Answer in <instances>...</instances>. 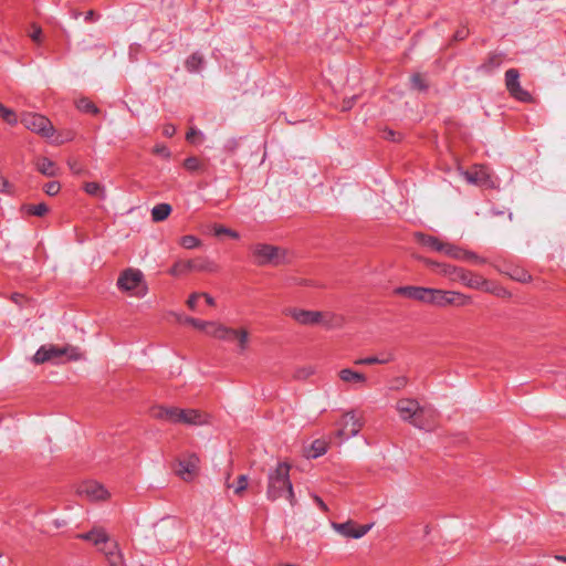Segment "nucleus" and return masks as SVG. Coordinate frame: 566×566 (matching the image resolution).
Here are the masks:
<instances>
[{
  "label": "nucleus",
  "instance_id": "dca6fc26",
  "mask_svg": "<svg viewBox=\"0 0 566 566\" xmlns=\"http://www.w3.org/2000/svg\"><path fill=\"white\" fill-rule=\"evenodd\" d=\"M153 418L158 420H167L174 423H181L185 416V409L176 407L155 406L150 409Z\"/></svg>",
  "mask_w": 566,
  "mask_h": 566
},
{
  "label": "nucleus",
  "instance_id": "9d476101",
  "mask_svg": "<svg viewBox=\"0 0 566 566\" xmlns=\"http://www.w3.org/2000/svg\"><path fill=\"white\" fill-rule=\"evenodd\" d=\"M339 426L340 428L336 432V436L339 439H343L346 436L356 437L364 426V419L363 417H357L353 410L347 411L343 415Z\"/></svg>",
  "mask_w": 566,
  "mask_h": 566
},
{
  "label": "nucleus",
  "instance_id": "37998d69",
  "mask_svg": "<svg viewBox=\"0 0 566 566\" xmlns=\"http://www.w3.org/2000/svg\"><path fill=\"white\" fill-rule=\"evenodd\" d=\"M13 191V186L10 181L0 174V192L11 195Z\"/></svg>",
  "mask_w": 566,
  "mask_h": 566
},
{
  "label": "nucleus",
  "instance_id": "6e6d98bb",
  "mask_svg": "<svg viewBox=\"0 0 566 566\" xmlns=\"http://www.w3.org/2000/svg\"><path fill=\"white\" fill-rule=\"evenodd\" d=\"M312 374H313L312 368H302V369L297 370L295 377L301 379V378H306Z\"/></svg>",
  "mask_w": 566,
  "mask_h": 566
},
{
  "label": "nucleus",
  "instance_id": "052dcab7",
  "mask_svg": "<svg viewBox=\"0 0 566 566\" xmlns=\"http://www.w3.org/2000/svg\"><path fill=\"white\" fill-rule=\"evenodd\" d=\"M313 499L323 511L326 512L328 510L327 505L323 502V500L319 496L314 495Z\"/></svg>",
  "mask_w": 566,
  "mask_h": 566
},
{
  "label": "nucleus",
  "instance_id": "7c9ffc66",
  "mask_svg": "<svg viewBox=\"0 0 566 566\" xmlns=\"http://www.w3.org/2000/svg\"><path fill=\"white\" fill-rule=\"evenodd\" d=\"M441 253L455 260H463V253H465V250L452 243L446 242Z\"/></svg>",
  "mask_w": 566,
  "mask_h": 566
},
{
  "label": "nucleus",
  "instance_id": "a211bd4d",
  "mask_svg": "<svg viewBox=\"0 0 566 566\" xmlns=\"http://www.w3.org/2000/svg\"><path fill=\"white\" fill-rule=\"evenodd\" d=\"M78 538L92 542L95 546L108 545L116 541L111 539L109 535L103 527L95 526L90 532L77 535Z\"/></svg>",
  "mask_w": 566,
  "mask_h": 566
},
{
  "label": "nucleus",
  "instance_id": "13d9d810",
  "mask_svg": "<svg viewBox=\"0 0 566 566\" xmlns=\"http://www.w3.org/2000/svg\"><path fill=\"white\" fill-rule=\"evenodd\" d=\"M356 97L345 99L343 102L342 111H348L353 107Z\"/></svg>",
  "mask_w": 566,
  "mask_h": 566
},
{
  "label": "nucleus",
  "instance_id": "680f3d73",
  "mask_svg": "<svg viewBox=\"0 0 566 566\" xmlns=\"http://www.w3.org/2000/svg\"><path fill=\"white\" fill-rule=\"evenodd\" d=\"M385 134H386V135H385V138H387V139H391V140H396V133H395V132H392V130H387V132H385Z\"/></svg>",
  "mask_w": 566,
  "mask_h": 566
},
{
  "label": "nucleus",
  "instance_id": "de8ad7c7",
  "mask_svg": "<svg viewBox=\"0 0 566 566\" xmlns=\"http://www.w3.org/2000/svg\"><path fill=\"white\" fill-rule=\"evenodd\" d=\"M153 153L156 154V155H160V156H164L166 158H169L170 157V151L168 150V148L163 145V144H157L154 149H153Z\"/></svg>",
  "mask_w": 566,
  "mask_h": 566
},
{
  "label": "nucleus",
  "instance_id": "c85d7f7f",
  "mask_svg": "<svg viewBox=\"0 0 566 566\" xmlns=\"http://www.w3.org/2000/svg\"><path fill=\"white\" fill-rule=\"evenodd\" d=\"M83 188L84 191L92 197H96L101 200H104L106 198L105 187L98 182H85Z\"/></svg>",
  "mask_w": 566,
  "mask_h": 566
},
{
  "label": "nucleus",
  "instance_id": "bf43d9fd",
  "mask_svg": "<svg viewBox=\"0 0 566 566\" xmlns=\"http://www.w3.org/2000/svg\"><path fill=\"white\" fill-rule=\"evenodd\" d=\"M201 297H203L206 300L208 305H210V306H214L216 305V301H214V298L210 294L201 293Z\"/></svg>",
  "mask_w": 566,
  "mask_h": 566
},
{
  "label": "nucleus",
  "instance_id": "aec40b11",
  "mask_svg": "<svg viewBox=\"0 0 566 566\" xmlns=\"http://www.w3.org/2000/svg\"><path fill=\"white\" fill-rule=\"evenodd\" d=\"M338 377L343 382L348 384L354 388H360L367 382V377L365 374L353 370L350 368L340 369L338 371Z\"/></svg>",
  "mask_w": 566,
  "mask_h": 566
},
{
  "label": "nucleus",
  "instance_id": "a19ab883",
  "mask_svg": "<svg viewBox=\"0 0 566 566\" xmlns=\"http://www.w3.org/2000/svg\"><path fill=\"white\" fill-rule=\"evenodd\" d=\"M408 385V378L406 376H398L391 380L390 389L398 391L403 389Z\"/></svg>",
  "mask_w": 566,
  "mask_h": 566
},
{
  "label": "nucleus",
  "instance_id": "2eb2a0df",
  "mask_svg": "<svg viewBox=\"0 0 566 566\" xmlns=\"http://www.w3.org/2000/svg\"><path fill=\"white\" fill-rule=\"evenodd\" d=\"M332 527L334 531H336L338 534L345 537L358 539L361 538L365 534H367V532L371 530L373 524L357 526L355 522L347 521L345 523H333Z\"/></svg>",
  "mask_w": 566,
  "mask_h": 566
},
{
  "label": "nucleus",
  "instance_id": "bb28decb",
  "mask_svg": "<svg viewBox=\"0 0 566 566\" xmlns=\"http://www.w3.org/2000/svg\"><path fill=\"white\" fill-rule=\"evenodd\" d=\"M462 283L471 289L488 290V281L483 276L469 271L467 272L465 280H463Z\"/></svg>",
  "mask_w": 566,
  "mask_h": 566
},
{
  "label": "nucleus",
  "instance_id": "412c9836",
  "mask_svg": "<svg viewBox=\"0 0 566 566\" xmlns=\"http://www.w3.org/2000/svg\"><path fill=\"white\" fill-rule=\"evenodd\" d=\"M467 270L451 264L439 265V273L453 282H463L465 280Z\"/></svg>",
  "mask_w": 566,
  "mask_h": 566
},
{
  "label": "nucleus",
  "instance_id": "9b49d317",
  "mask_svg": "<svg viewBox=\"0 0 566 566\" xmlns=\"http://www.w3.org/2000/svg\"><path fill=\"white\" fill-rule=\"evenodd\" d=\"M505 85L510 94L521 102H532V95L525 91L520 84V74L515 69L505 72Z\"/></svg>",
  "mask_w": 566,
  "mask_h": 566
},
{
  "label": "nucleus",
  "instance_id": "f3484780",
  "mask_svg": "<svg viewBox=\"0 0 566 566\" xmlns=\"http://www.w3.org/2000/svg\"><path fill=\"white\" fill-rule=\"evenodd\" d=\"M469 184L476 186H491L490 175L484 166L475 165L470 170L461 171Z\"/></svg>",
  "mask_w": 566,
  "mask_h": 566
},
{
  "label": "nucleus",
  "instance_id": "c03bdc74",
  "mask_svg": "<svg viewBox=\"0 0 566 566\" xmlns=\"http://www.w3.org/2000/svg\"><path fill=\"white\" fill-rule=\"evenodd\" d=\"M214 233H216L217 235H220V234H227V235H229V237H231V238H233V239H238V238H239V233H238V232H235V231H233V230H231V229H228V228H226V227H222V226H218V227H216V228H214Z\"/></svg>",
  "mask_w": 566,
  "mask_h": 566
},
{
  "label": "nucleus",
  "instance_id": "ddd939ff",
  "mask_svg": "<svg viewBox=\"0 0 566 566\" xmlns=\"http://www.w3.org/2000/svg\"><path fill=\"white\" fill-rule=\"evenodd\" d=\"M80 496H85L90 501H105L109 497V492L98 482L86 481L81 483L76 490Z\"/></svg>",
  "mask_w": 566,
  "mask_h": 566
},
{
  "label": "nucleus",
  "instance_id": "4c0bfd02",
  "mask_svg": "<svg viewBox=\"0 0 566 566\" xmlns=\"http://www.w3.org/2000/svg\"><path fill=\"white\" fill-rule=\"evenodd\" d=\"M180 244L185 249H195L200 245V240L195 235H185L181 238Z\"/></svg>",
  "mask_w": 566,
  "mask_h": 566
},
{
  "label": "nucleus",
  "instance_id": "f03ea898",
  "mask_svg": "<svg viewBox=\"0 0 566 566\" xmlns=\"http://www.w3.org/2000/svg\"><path fill=\"white\" fill-rule=\"evenodd\" d=\"M84 355L77 346L66 344L57 346L54 344L42 345L32 357V361L36 365L44 363H65L77 361L83 359Z\"/></svg>",
  "mask_w": 566,
  "mask_h": 566
},
{
  "label": "nucleus",
  "instance_id": "09e8293b",
  "mask_svg": "<svg viewBox=\"0 0 566 566\" xmlns=\"http://www.w3.org/2000/svg\"><path fill=\"white\" fill-rule=\"evenodd\" d=\"M463 260H468V261H472L474 263H484L485 260L483 258H480L479 255H476L474 252H471V251H465V253H463Z\"/></svg>",
  "mask_w": 566,
  "mask_h": 566
},
{
  "label": "nucleus",
  "instance_id": "49530a36",
  "mask_svg": "<svg viewBox=\"0 0 566 566\" xmlns=\"http://www.w3.org/2000/svg\"><path fill=\"white\" fill-rule=\"evenodd\" d=\"M32 31L29 33V36L34 41V42H40L41 41V35H42V29L36 25V24H32Z\"/></svg>",
  "mask_w": 566,
  "mask_h": 566
},
{
  "label": "nucleus",
  "instance_id": "f257e3e1",
  "mask_svg": "<svg viewBox=\"0 0 566 566\" xmlns=\"http://www.w3.org/2000/svg\"><path fill=\"white\" fill-rule=\"evenodd\" d=\"M291 465L287 462H280L275 469L271 470L268 474L266 497L270 501H275L286 492V499L291 505H295L296 500L293 491V485L290 480Z\"/></svg>",
  "mask_w": 566,
  "mask_h": 566
},
{
  "label": "nucleus",
  "instance_id": "e2e57ef3",
  "mask_svg": "<svg viewBox=\"0 0 566 566\" xmlns=\"http://www.w3.org/2000/svg\"><path fill=\"white\" fill-rule=\"evenodd\" d=\"M69 164H70L71 169L74 170V172H76V174L81 172V169L76 168L75 164H72V163H69Z\"/></svg>",
  "mask_w": 566,
  "mask_h": 566
},
{
  "label": "nucleus",
  "instance_id": "c9c22d12",
  "mask_svg": "<svg viewBox=\"0 0 566 566\" xmlns=\"http://www.w3.org/2000/svg\"><path fill=\"white\" fill-rule=\"evenodd\" d=\"M0 116L8 124H15L18 122V118H17L14 112L10 108H7L1 103H0Z\"/></svg>",
  "mask_w": 566,
  "mask_h": 566
},
{
  "label": "nucleus",
  "instance_id": "e433bc0d",
  "mask_svg": "<svg viewBox=\"0 0 566 566\" xmlns=\"http://www.w3.org/2000/svg\"><path fill=\"white\" fill-rule=\"evenodd\" d=\"M249 478L245 474H241L238 476L237 484L234 486V493L237 495H242L244 491L248 489Z\"/></svg>",
  "mask_w": 566,
  "mask_h": 566
},
{
  "label": "nucleus",
  "instance_id": "864d4df0",
  "mask_svg": "<svg viewBox=\"0 0 566 566\" xmlns=\"http://www.w3.org/2000/svg\"><path fill=\"white\" fill-rule=\"evenodd\" d=\"M201 133L196 128H190L186 135V139L190 143H195V138L199 136Z\"/></svg>",
  "mask_w": 566,
  "mask_h": 566
},
{
  "label": "nucleus",
  "instance_id": "b1692460",
  "mask_svg": "<svg viewBox=\"0 0 566 566\" xmlns=\"http://www.w3.org/2000/svg\"><path fill=\"white\" fill-rule=\"evenodd\" d=\"M209 336L220 340H227L229 338L230 327L216 321H210L208 328L205 331Z\"/></svg>",
  "mask_w": 566,
  "mask_h": 566
},
{
  "label": "nucleus",
  "instance_id": "4d7b16f0",
  "mask_svg": "<svg viewBox=\"0 0 566 566\" xmlns=\"http://www.w3.org/2000/svg\"><path fill=\"white\" fill-rule=\"evenodd\" d=\"M176 133V127L174 125H166L163 129V134L166 136V137H171L174 136Z\"/></svg>",
  "mask_w": 566,
  "mask_h": 566
},
{
  "label": "nucleus",
  "instance_id": "c756f323",
  "mask_svg": "<svg viewBox=\"0 0 566 566\" xmlns=\"http://www.w3.org/2000/svg\"><path fill=\"white\" fill-rule=\"evenodd\" d=\"M327 451V443L324 440L317 439L312 442L310 449L306 451L307 458H318Z\"/></svg>",
  "mask_w": 566,
  "mask_h": 566
},
{
  "label": "nucleus",
  "instance_id": "6ab92c4d",
  "mask_svg": "<svg viewBox=\"0 0 566 566\" xmlns=\"http://www.w3.org/2000/svg\"><path fill=\"white\" fill-rule=\"evenodd\" d=\"M251 335L247 327H230L229 338L227 340H233L237 344L238 352L244 353L249 348Z\"/></svg>",
  "mask_w": 566,
  "mask_h": 566
},
{
  "label": "nucleus",
  "instance_id": "4be33fe9",
  "mask_svg": "<svg viewBox=\"0 0 566 566\" xmlns=\"http://www.w3.org/2000/svg\"><path fill=\"white\" fill-rule=\"evenodd\" d=\"M209 422V416L196 410V409H185V416L182 417V422L185 424L191 426H202Z\"/></svg>",
  "mask_w": 566,
  "mask_h": 566
},
{
  "label": "nucleus",
  "instance_id": "603ef678",
  "mask_svg": "<svg viewBox=\"0 0 566 566\" xmlns=\"http://www.w3.org/2000/svg\"><path fill=\"white\" fill-rule=\"evenodd\" d=\"M418 260L422 261L426 265H428L432 269H437L438 272H439V265H444V263H438L430 259L418 258Z\"/></svg>",
  "mask_w": 566,
  "mask_h": 566
},
{
  "label": "nucleus",
  "instance_id": "72a5a7b5",
  "mask_svg": "<svg viewBox=\"0 0 566 566\" xmlns=\"http://www.w3.org/2000/svg\"><path fill=\"white\" fill-rule=\"evenodd\" d=\"M76 107L82 112L98 114L99 109L95 104L86 97H81L76 101Z\"/></svg>",
  "mask_w": 566,
  "mask_h": 566
},
{
  "label": "nucleus",
  "instance_id": "a18cd8bd",
  "mask_svg": "<svg viewBox=\"0 0 566 566\" xmlns=\"http://www.w3.org/2000/svg\"><path fill=\"white\" fill-rule=\"evenodd\" d=\"M184 166L189 170H197L200 167V163L196 157H189L185 160Z\"/></svg>",
  "mask_w": 566,
  "mask_h": 566
},
{
  "label": "nucleus",
  "instance_id": "2f4dec72",
  "mask_svg": "<svg viewBox=\"0 0 566 566\" xmlns=\"http://www.w3.org/2000/svg\"><path fill=\"white\" fill-rule=\"evenodd\" d=\"M507 274L511 276V279L522 283H526L532 280L531 274L526 270L518 266L512 268Z\"/></svg>",
  "mask_w": 566,
  "mask_h": 566
},
{
  "label": "nucleus",
  "instance_id": "473e14b6",
  "mask_svg": "<svg viewBox=\"0 0 566 566\" xmlns=\"http://www.w3.org/2000/svg\"><path fill=\"white\" fill-rule=\"evenodd\" d=\"M22 209L32 216L43 217L48 213L49 207L45 203H39V205H25L22 207Z\"/></svg>",
  "mask_w": 566,
  "mask_h": 566
},
{
  "label": "nucleus",
  "instance_id": "f8f14e48",
  "mask_svg": "<svg viewBox=\"0 0 566 566\" xmlns=\"http://www.w3.org/2000/svg\"><path fill=\"white\" fill-rule=\"evenodd\" d=\"M285 314L303 325L323 324L325 326H332L329 322L324 321V314L322 312L289 308L285 311Z\"/></svg>",
  "mask_w": 566,
  "mask_h": 566
},
{
  "label": "nucleus",
  "instance_id": "338daca9",
  "mask_svg": "<svg viewBox=\"0 0 566 566\" xmlns=\"http://www.w3.org/2000/svg\"><path fill=\"white\" fill-rule=\"evenodd\" d=\"M490 63H495V65L500 64V60H497L495 56L490 60Z\"/></svg>",
  "mask_w": 566,
  "mask_h": 566
},
{
  "label": "nucleus",
  "instance_id": "8fccbe9b",
  "mask_svg": "<svg viewBox=\"0 0 566 566\" xmlns=\"http://www.w3.org/2000/svg\"><path fill=\"white\" fill-rule=\"evenodd\" d=\"M199 297H201V293H199V292H195V293L190 294V296L187 301V306L190 310H195Z\"/></svg>",
  "mask_w": 566,
  "mask_h": 566
},
{
  "label": "nucleus",
  "instance_id": "774afa93",
  "mask_svg": "<svg viewBox=\"0 0 566 566\" xmlns=\"http://www.w3.org/2000/svg\"><path fill=\"white\" fill-rule=\"evenodd\" d=\"M556 558L559 559V560L566 562V557L565 556H557Z\"/></svg>",
  "mask_w": 566,
  "mask_h": 566
},
{
  "label": "nucleus",
  "instance_id": "5fc2aeb1",
  "mask_svg": "<svg viewBox=\"0 0 566 566\" xmlns=\"http://www.w3.org/2000/svg\"><path fill=\"white\" fill-rule=\"evenodd\" d=\"M468 34H469V30L467 28H462L455 32L454 40L461 41V40L465 39L468 36Z\"/></svg>",
  "mask_w": 566,
  "mask_h": 566
},
{
  "label": "nucleus",
  "instance_id": "79ce46f5",
  "mask_svg": "<svg viewBox=\"0 0 566 566\" xmlns=\"http://www.w3.org/2000/svg\"><path fill=\"white\" fill-rule=\"evenodd\" d=\"M44 191L49 196H55L59 193L61 186L57 181H51L44 185Z\"/></svg>",
  "mask_w": 566,
  "mask_h": 566
},
{
  "label": "nucleus",
  "instance_id": "393cba45",
  "mask_svg": "<svg viewBox=\"0 0 566 566\" xmlns=\"http://www.w3.org/2000/svg\"><path fill=\"white\" fill-rule=\"evenodd\" d=\"M111 548L113 551H106V548H101V552L105 555L107 563L109 566H124L123 554L119 551L118 543H109Z\"/></svg>",
  "mask_w": 566,
  "mask_h": 566
},
{
  "label": "nucleus",
  "instance_id": "f704fd0d",
  "mask_svg": "<svg viewBox=\"0 0 566 566\" xmlns=\"http://www.w3.org/2000/svg\"><path fill=\"white\" fill-rule=\"evenodd\" d=\"M392 358H378L376 356H370L366 358H358L354 361L355 365H374V364H386L390 361Z\"/></svg>",
  "mask_w": 566,
  "mask_h": 566
},
{
  "label": "nucleus",
  "instance_id": "cd10ccee",
  "mask_svg": "<svg viewBox=\"0 0 566 566\" xmlns=\"http://www.w3.org/2000/svg\"><path fill=\"white\" fill-rule=\"evenodd\" d=\"M171 212V206L169 203H159L151 209V218L155 222L166 220Z\"/></svg>",
  "mask_w": 566,
  "mask_h": 566
},
{
  "label": "nucleus",
  "instance_id": "0eeeda50",
  "mask_svg": "<svg viewBox=\"0 0 566 566\" xmlns=\"http://www.w3.org/2000/svg\"><path fill=\"white\" fill-rule=\"evenodd\" d=\"M23 126L42 137H51L54 134V127L49 118L33 113H23L20 118Z\"/></svg>",
  "mask_w": 566,
  "mask_h": 566
},
{
  "label": "nucleus",
  "instance_id": "7ed1b4c3",
  "mask_svg": "<svg viewBox=\"0 0 566 566\" xmlns=\"http://www.w3.org/2000/svg\"><path fill=\"white\" fill-rule=\"evenodd\" d=\"M254 262L258 265H273L279 266L290 263L289 251L284 248L271 245L266 243H256L251 247Z\"/></svg>",
  "mask_w": 566,
  "mask_h": 566
},
{
  "label": "nucleus",
  "instance_id": "4468645a",
  "mask_svg": "<svg viewBox=\"0 0 566 566\" xmlns=\"http://www.w3.org/2000/svg\"><path fill=\"white\" fill-rule=\"evenodd\" d=\"M395 294L406 296L426 304H431L432 301V289L422 286H400L397 287Z\"/></svg>",
  "mask_w": 566,
  "mask_h": 566
},
{
  "label": "nucleus",
  "instance_id": "a878e982",
  "mask_svg": "<svg viewBox=\"0 0 566 566\" xmlns=\"http://www.w3.org/2000/svg\"><path fill=\"white\" fill-rule=\"evenodd\" d=\"M415 238L420 244L428 247L437 252H441L446 244L444 241H441L436 237L427 235L420 232L416 233Z\"/></svg>",
  "mask_w": 566,
  "mask_h": 566
},
{
  "label": "nucleus",
  "instance_id": "6e6552de",
  "mask_svg": "<svg viewBox=\"0 0 566 566\" xmlns=\"http://www.w3.org/2000/svg\"><path fill=\"white\" fill-rule=\"evenodd\" d=\"M471 302L470 297L454 291H444L439 289H432V301L431 304L436 306H465Z\"/></svg>",
  "mask_w": 566,
  "mask_h": 566
},
{
  "label": "nucleus",
  "instance_id": "ea45409f",
  "mask_svg": "<svg viewBox=\"0 0 566 566\" xmlns=\"http://www.w3.org/2000/svg\"><path fill=\"white\" fill-rule=\"evenodd\" d=\"M202 63V57L199 54H192L186 62L189 71H197Z\"/></svg>",
  "mask_w": 566,
  "mask_h": 566
},
{
  "label": "nucleus",
  "instance_id": "69168bd1",
  "mask_svg": "<svg viewBox=\"0 0 566 566\" xmlns=\"http://www.w3.org/2000/svg\"><path fill=\"white\" fill-rule=\"evenodd\" d=\"M193 319H195L193 317H189V316H187L185 318H180V321H182V322H185L187 324H189V321H193Z\"/></svg>",
  "mask_w": 566,
  "mask_h": 566
},
{
  "label": "nucleus",
  "instance_id": "39448f33",
  "mask_svg": "<svg viewBox=\"0 0 566 566\" xmlns=\"http://www.w3.org/2000/svg\"><path fill=\"white\" fill-rule=\"evenodd\" d=\"M396 410L402 421L411 423L419 429L423 428L416 421V418L424 411L418 400L413 398L398 399L396 402Z\"/></svg>",
  "mask_w": 566,
  "mask_h": 566
},
{
  "label": "nucleus",
  "instance_id": "3c124183",
  "mask_svg": "<svg viewBox=\"0 0 566 566\" xmlns=\"http://www.w3.org/2000/svg\"><path fill=\"white\" fill-rule=\"evenodd\" d=\"M210 321H200L195 318L193 321H189V324L193 326L195 328H198L200 331H206L208 328V324Z\"/></svg>",
  "mask_w": 566,
  "mask_h": 566
},
{
  "label": "nucleus",
  "instance_id": "5701e85b",
  "mask_svg": "<svg viewBox=\"0 0 566 566\" xmlns=\"http://www.w3.org/2000/svg\"><path fill=\"white\" fill-rule=\"evenodd\" d=\"M36 170L45 177H55L59 174L56 165L46 157H39L34 161Z\"/></svg>",
  "mask_w": 566,
  "mask_h": 566
},
{
  "label": "nucleus",
  "instance_id": "423d86ee",
  "mask_svg": "<svg viewBox=\"0 0 566 566\" xmlns=\"http://www.w3.org/2000/svg\"><path fill=\"white\" fill-rule=\"evenodd\" d=\"M191 271L213 272L216 271V265L208 259L202 258L196 260H178L171 266L169 273L174 276H179Z\"/></svg>",
  "mask_w": 566,
  "mask_h": 566
},
{
  "label": "nucleus",
  "instance_id": "0e129e2a",
  "mask_svg": "<svg viewBox=\"0 0 566 566\" xmlns=\"http://www.w3.org/2000/svg\"><path fill=\"white\" fill-rule=\"evenodd\" d=\"M93 15H94V12H93V11H88V12L86 13V18H85V19H86V20H91V19H93Z\"/></svg>",
  "mask_w": 566,
  "mask_h": 566
},
{
  "label": "nucleus",
  "instance_id": "20e7f679",
  "mask_svg": "<svg viewBox=\"0 0 566 566\" xmlns=\"http://www.w3.org/2000/svg\"><path fill=\"white\" fill-rule=\"evenodd\" d=\"M117 287L123 292L133 293L137 296H145L147 293V285L144 281V274L140 270L127 268L120 272L117 279Z\"/></svg>",
  "mask_w": 566,
  "mask_h": 566
},
{
  "label": "nucleus",
  "instance_id": "58836bf2",
  "mask_svg": "<svg viewBox=\"0 0 566 566\" xmlns=\"http://www.w3.org/2000/svg\"><path fill=\"white\" fill-rule=\"evenodd\" d=\"M411 87L417 91H423L427 87L426 81L421 74H415L410 77Z\"/></svg>",
  "mask_w": 566,
  "mask_h": 566
},
{
  "label": "nucleus",
  "instance_id": "1a4fd4ad",
  "mask_svg": "<svg viewBox=\"0 0 566 566\" xmlns=\"http://www.w3.org/2000/svg\"><path fill=\"white\" fill-rule=\"evenodd\" d=\"M199 458L189 453L177 460L175 467L176 474L186 482H190L198 474Z\"/></svg>",
  "mask_w": 566,
  "mask_h": 566
}]
</instances>
